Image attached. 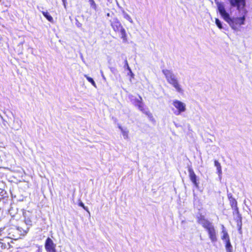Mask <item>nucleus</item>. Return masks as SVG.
Instances as JSON below:
<instances>
[{"mask_svg": "<svg viewBox=\"0 0 252 252\" xmlns=\"http://www.w3.org/2000/svg\"><path fill=\"white\" fill-rule=\"evenodd\" d=\"M217 6L221 17L233 29L238 30L241 25L244 24L246 14L241 13V17L231 18L229 14L226 11L223 4L217 3Z\"/></svg>", "mask_w": 252, "mask_h": 252, "instance_id": "1", "label": "nucleus"}, {"mask_svg": "<svg viewBox=\"0 0 252 252\" xmlns=\"http://www.w3.org/2000/svg\"><path fill=\"white\" fill-rule=\"evenodd\" d=\"M29 231L28 228H22L15 225L6 226L0 228V235L13 240H17Z\"/></svg>", "mask_w": 252, "mask_h": 252, "instance_id": "2", "label": "nucleus"}, {"mask_svg": "<svg viewBox=\"0 0 252 252\" xmlns=\"http://www.w3.org/2000/svg\"><path fill=\"white\" fill-rule=\"evenodd\" d=\"M198 222L206 230L211 242L216 243L218 241L217 231L213 223L205 219L204 216L198 218Z\"/></svg>", "mask_w": 252, "mask_h": 252, "instance_id": "3", "label": "nucleus"}, {"mask_svg": "<svg viewBox=\"0 0 252 252\" xmlns=\"http://www.w3.org/2000/svg\"><path fill=\"white\" fill-rule=\"evenodd\" d=\"M167 82L171 85L179 94H183L184 90L179 80L176 75L174 73L172 70L167 69H164L162 70Z\"/></svg>", "mask_w": 252, "mask_h": 252, "instance_id": "4", "label": "nucleus"}, {"mask_svg": "<svg viewBox=\"0 0 252 252\" xmlns=\"http://www.w3.org/2000/svg\"><path fill=\"white\" fill-rule=\"evenodd\" d=\"M172 105L176 109H172L173 113L176 116L180 115L182 113H184L186 111V104L180 100L177 99L173 100L172 101Z\"/></svg>", "mask_w": 252, "mask_h": 252, "instance_id": "5", "label": "nucleus"}, {"mask_svg": "<svg viewBox=\"0 0 252 252\" xmlns=\"http://www.w3.org/2000/svg\"><path fill=\"white\" fill-rule=\"evenodd\" d=\"M229 1L232 7H236L240 13L246 14V0H229Z\"/></svg>", "mask_w": 252, "mask_h": 252, "instance_id": "6", "label": "nucleus"}, {"mask_svg": "<svg viewBox=\"0 0 252 252\" xmlns=\"http://www.w3.org/2000/svg\"><path fill=\"white\" fill-rule=\"evenodd\" d=\"M24 218V221L27 225L26 228L30 229V227L32 225L33 215L32 212L29 211H25L23 213Z\"/></svg>", "mask_w": 252, "mask_h": 252, "instance_id": "7", "label": "nucleus"}, {"mask_svg": "<svg viewBox=\"0 0 252 252\" xmlns=\"http://www.w3.org/2000/svg\"><path fill=\"white\" fill-rule=\"evenodd\" d=\"M142 98L140 96H139V98L135 99V105L138 107V109L145 113L151 120H153L154 118L151 113L149 111H145L144 109L143 104L142 102Z\"/></svg>", "mask_w": 252, "mask_h": 252, "instance_id": "8", "label": "nucleus"}, {"mask_svg": "<svg viewBox=\"0 0 252 252\" xmlns=\"http://www.w3.org/2000/svg\"><path fill=\"white\" fill-rule=\"evenodd\" d=\"M56 245L53 240L49 237L46 240L45 243V249L47 252H56Z\"/></svg>", "mask_w": 252, "mask_h": 252, "instance_id": "9", "label": "nucleus"}, {"mask_svg": "<svg viewBox=\"0 0 252 252\" xmlns=\"http://www.w3.org/2000/svg\"><path fill=\"white\" fill-rule=\"evenodd\" d=\"M189 176L190 178V180L193 183L194 185L196 187H198V183L197 182V177L194 173L193 169L191 168H189Z\"/></svg>", "mask_w": 252, "mask_h": 252, "instance_id": "10", "label": "nucleus"}, {"mask_svg": "<svg viewBox=\"0 0 252 252\" xmlns=\"http://www.w3.org/2000/svg\"><path fill=\"white\" fill-rule=\"evenodd\" d=\"M111 26L115 32H119L120 29L123 27L120 22L117 18L113 19L111 23Z\"/></svg>", "mask_w": 252, "mask_h": 252, "instance_id": "11", "label": "nucleus"}, {"mask_svg": "<svg viewBox=\"0 0 252 252\" xmlns=\"http://www.w3.org/2000/svg\"><path fill=\"white\" fill-rule=\"evenodd\" d=\"M234 219L236 220L237 222V226L238 228V231L240 234L242 233V217L241 214H238L237 215L234 216Z\"/></svg>", "mask_w": 252, "mask_h": 252, "instance_id": "12", "label": "nucleus"}, {"mask_svg": "<svg viewBox=\"0 0 252 252\" xmlns=\"http://www.w3.org/2000/svg\"><path fill=\"white\" fill-rule=\"evenodd\" d=\"M119 32L120 33L121 38L123 39L124 42L127 41V36L125 29L122 27L119 30Z\"/></svg>", "mask_w": 252, "mask_h": 252, "instance_id": "13", "label": "nucleus"}, {"mask_svg": "<svg viewBox=\"0 0 252 252\" xmlns=\"http://www.w3.org/2000/svg\"><path fill=\"white\" fill-rule=\"evenodd\" d=\"M119 32L120 33L121 38L123 39L124 42L127 41V36L125 29L122 27L119 30Z\"/></svg>", "mask_w": 252, "mask_h": 252, "instance_id": "14", "label": "nucleus"}, {"mask_svg": "<svg viewBox=\"0 0 252 252\" xmlns=\"http://www.w3.org/2000/svg\"><path fill=\"white\" fill-rule=\"evenodd\" d=\"M222 227V236H221V239L223 241H226L227 240H230L229 235L223 225H221Z\"/></svg>", "mask_w": 252, "mask_h": 252, "instance_id": "15", "label": "nucleus"}, {"mask_svg": "<svg viewBox=\"0 0 252 252\" xmlns=\"http://www.w3.org/2000/svg\"><path fill=\"white\" fill-rule=\"evenodd\" d=\"M225 244V248L226 252H233V247L231 244L230 240H227L223 241Z\"/></svg>", "mask_w": 252, "mask_h": 252, "instance_id": "16", "label": "nucleus"}, {"mask_svg": "<svg viewBox=\"0 0 252 252\" xmlns=\"http://www.w3.org/2000/svg\"><path fill=\"white\" fill-rule=\"evenodd\" d=\"M215 166L217 168V172L218 173L219 178L220 179H221L222 171H221V166L220 165V164L218 160H215Z\"/></svg>", "mask_w": 252, "mask_h": 252, "instance_id": "17", "label": "nucleus"}, {"mask_svg": "<svg viewBox=\"0 0 252 252\" xmlns=\"http://www.w3.org/2000/svg\"><path fill=\"white\" fill-rule=\"evenodd\" d=\"M119 129L121 130L123 134V137L125 139H128V133L129 131L126 128H123L121 126H119Z\"/></svg>", "mask_w": 252, "mask_h": 252, "instance_id": "18", "label": "nucleus"}, {"mask_svg": "<svg viewBox=\"0 0 252 252\" xmlns=\"http://www.w3.org/2000/svg\"><path fill=\"white\" fill-rule=\"evenodd\" d=\"M122 13L123 17L125 19H126L127 21H128L130 23L132 24L133 23V21L129 15H128L124 10H122Z\"/></svg>", "mask_w": 252, "mask_h": 252, "instance_id": "19", "label": "nucleus"}, {"mask_svg": "<svg viewBox=\"0 0 252 252\" xmlns=\"http://www.w3.org/2000/svg\"><path fill=\"white\" fill-rule=\"evenodd\" d=\"M42 14L44 15L45 17L50 22H53V18L49 14L48 12L42 11Z\"/></svg>", "mask_w": 252, "mask_h": 252, "instance_id": "20", "label": "nucleus"}, {"mask_svg": "<svg viewBox=\"0 0 252 252\" xmlns=\"http://www.w3.org/2000/svg\"><path fill=\"white\" fill-rule=\"evenodd\" d=\"M84 76L86 78L87 80L90 82L94 87H96V84L93 78L90 77H89L87 75H84Z\"/></svg>", "mask_w": 252, "mask_h": 252, "instance_id": "21", "label": "nucleus"}, {"mask_svg": "<svg viewBox=\"0 0 252 252\" xmlns=\"http://www.w3.org/2000/svg\"><path fill=\"white\" fill-rule=\"evenodd\" d=\"M229 201L231 207H236V205H237V202L235 198L231 197L229 198Z\"/></svg>", "mask_w": 252, "mask_h": 252, "instance_id": "22", "label": "nucleus"}, {"mask_svg": "<svg viewBox=\"0 0 252 252\" xmlns=\"http://www.w3.org/2000/svg\"><path fill=\"white\" fill-rule=\"evenodd\" d=\"M125 62V67H126L127 69L129 71V73H128V74H129L132 77H133L134 74H133V73H132L130 68L129 67V66L128 65V64L127 60H126Z\"/></svg>", "mask_w": 252, "mask_h": 252, "instance_id": "23", "label": "nucleus"}, {"mask_svg": "<svg viewBox=\"0 0 252 252\" xmlns=\"http://www.w3.org/2000/svg\"><path fill=\"white\" fill-rule=\"evenodd\" d=\"M91 6L94 10H96V5L94 0H90Z\"/></svg>", "mask_w": 252, "mask_h": 252, "instance_id": "24", "label": "nucleus"}, {"mask_svg": "<svg viewBox=\"0 0 252 252\" xmlns=\"http://www.w3.org/2000/svg\"><path fill=\"white\" fill-rule=\"evenodd\" d=\"M216 24L219 29L222 28L221 23L219 19H216Z\"/></svg>", "mask_w": 252, "mask_h": 252, "instance_id": "25", "label": "nucleus"}, {"mask_svg": "<svg viewBox=\"0 0 252 252\" xmlns=\"http://www.w3.org/2000/svg\"><path fill=\"white\" fill-rule=\"evenodd\" d=\"M233 214L234 216L240 214L239 212L238 208L237 209L233 210Z\"/></svg>", "mask_w": 252, "mask_h": 252, "instance_id": "26", "label": "nucleus"}, {"mask_svg": "<svg viewBox=\"0 0 252 252\" xmlns=\"http://www.w3.org/2000/svg\"><path fill=\"white\" fill-rule=\"evenodd\" d=\"M79 206L82 207H83L85 210L88 211V208L85 206V205H84V203L83 202H80L79 203Z\"/></svg>", "mask_w": 252, "mask_h": 252, "instance_id": "27", "label": "nucleus"}, {"mask_svg": "<svg viewBox=\"0 0 252 252\" xmlns=\"http://www.w3.org/2000/svg\"><path fill=\"white\" fill-rule=\"evenodd\" d=\"M231 208L233 209V210H236V209H237L238 208L237 205H236V207H232Z\"/></svg>", "mask_w": 252, "mask_h": 252, "instance_id": "28", "label": "nucleus"}, {"mask_svg": "<svg viewBox=\"0 0 252 252\" xmlns=\"http://www.w3.org/2000/svg\"><path fill=\"white\" fill-rule=\"evenodd\" d=\"M77 27H81V24L80 23H79L77 25Z\"/></svg>", "mask_w": 252, "mask_h": 252, "instance_id": "29", "label": "nucleus"}, {"mask_svg": "<svg viewBox=\"0 0 252 252\" xmlns=\"http://www.w3.org/2000/svg\"><path fill=\"white\" fill-rule=\"evenodd\" d=\"M228 197L229 198H230L231 197H232V195L231 194H228Z\"/></svg>", "mask_w": 252, "mask_h": 252, "instance_id": "30", "label": "nucleus"}, {"mask_svg": "<svg viewBox=\"0 0 252 252\" xmlns=\"http://www.w3.org/2000/svg\"><path fill=\"white\" fill-rule=\"evenodd\" d=\"M63 3L64 6V7L65 8V7H66V5H65V1H64V2H63Z\"/></svg>", "mask_w": 252, "mask_h": 252, "instance_id": "31", "label": "nucleus"}, {"mask_svg": "<svg viewBox=\"0 0 252 252\" xmlns=\"http://www.w3.org/2000/svg\"><path fill=\"white\" fill-rule=\"evenodd\" d=\"M101 76H103L104 75L102 71H101Z\"/></svg>", "mask_w": 252, "mask_h": 252, "instance_id": "32", "label": "nucleus"}, {"mask_svg": "<svg viewBox=\"0 0 252 252\" xmlns=\"http://www.w3.org/2000/svg\"><path fill=\"white\" fill-rule=\"evenodd\" d=\"M107 16H110V14H109V13H107Z\"/></svg>", "mask_w": 252, "mask_h": 252, "instance_id": "33", "label": "nucleus"}, {"mask_svg": "<svg viewBox=\"0 0 252 252\" xmlns=\"http://www.w3.org/2000/svg\"><path fill=\"white\" fill-rule=\"evenodd\" d=\"M102 77H103V78L104 79H105V77H104V75H103V76H102Z\"/></svg>", "mask_w": 252, "mask_h": 252, "instance_id": "34", "label": "nucleus"}, {"mask_svg": "<svg viewBox=\"0 0 252 252\" xmlns=\"http://www.w3.org/2000/svg\"><path fill=\"white\" fill-rule=\"evenodd\" d=\"M81 58H82V59H83L82 56H81Z\"/></svg>", "mask_w": 252, "mask_h": 252, "instance_id": "35", "label": "nucleus"}, {"mask_svg": "<svg viewBox=\"0 0 252 252\" xmlns=\"http://www.w3.org/2000/svg\"><path fill=\"white\" fill-rule=\"evenodd\" d=\"M81 58H82V59H83L82 56H81Z\"/></svg>", "mask_w": 252, "mask_h": 252, "instance_id": "36", "label": "nucleus"}, {"mask_svg": "<svg viewBox=\"0 0 252 252\" xmlns=\"http://www.w3.org/2000/svg\"><path fill=\"white\" fill-rule=\"evenodd\" d=\"M63 0V2H64V1H65V0Z\"/></svg>", "mask_w": 252, "mask_h": 252, "instance_id": "37", "label": "nucleus"}]
</instances>
